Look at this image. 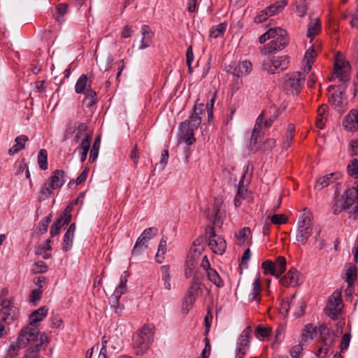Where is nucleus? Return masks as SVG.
I'll return each mask as SVG.
<instances>
[{
	"instance_id": "obj_3",
	"label": "nucleus",
	"mask_w": 358,
	"mask_h": 358,
	"mask_svg": "<svg viewBox=\"0 0 358 358\" xmlns=\"http://www.w3.org/2000/svg\"><path fill=\"white\" fill-rule=\"evenodd\" d=\"M273 40H271L264 48L265 54H271L273 52L284 49L289 43L287 32L280 27H274Z\"/></svg>"
},
{
	"instance_id": "obj_13",
	"label": "nucleus",
	"mask_w": 358,
	"mask_h": 358,
	"mask_svg": "<svg viewBox=\"0 0 358 358\" xmlns=\"http://www.w3.org/2000/svg\"><path fill=\"white\" fill-rule=\"evenodd\" d=\"M49 343V340L45 334H42L40 336L39 343H35L34 345L28 348L22 358H39L40 351L42 347L46 346Z\"/></svg>"
},
{
	"instance_id": "obj_25",
	"label": "nucleus",
	"mask_w": 358,
	"mask_h": 358,
	"mask_svg": "<svg viewBox=\"0 0 358 358\" xmlns=\"http://www.w3.org/2000/svg\"><path fill=\"white\" fill-rule=\"evenodd\" d=\"M76 231V224L72 223L64 236L63 246L62 249L64 251L69 250L72 245L74 238V233Z\"/></svg>"
},
{
	"instance_id": "obj_54",
	"label": "nucleus",
	"mask_w": 358,
	"mask_h": 358,
	"mask_svg": "<svg viewBox=\"0 0 358 358\" xmlns=\"http://www.w3.org/2000/svg\"><path fill=\"white\" fill-rule=\"evenodd\" d=\"M348 174L355 178H358V160H352L348 166Z\"/></svg>"
},
{
	"instance_id": "obj_34",
	"label": "nucleus",
	"mask_w": 358,
	"mask_h": 358,
	"mask_svg": "<svg viewBox=\"0 0 358 358\" xmlns=\"http://www.w3.org/2000/svg\"><path fill=\"white\" fill-rule=\"evenodd\" d=\"M286 259L283 257H278L274 262L276 278H280L286 270Z\"/></svg>"
},
{
	"instance_id": "obj_29",
	"label": "nucleus",
	"mask_w": 358,
	"mask_h": 358,
	"mask_svg": "<svg viewBox=\"0 0 358 358\" xmlns=\"http://www.w3.org/2000/svg\"><path fill=\"white\" fill-rule=\"evenodd\" d=\"M321 30V22L319 18L312 20L308 24L307 36L312 40Z\"/></svg>"
},
{
	"instance_id": "obj_53",
	"label": "nucleus",
	"mask_w": 358,
	"mask_h": 358,
	"mask_svg": "<svg viewBox=\"0 0 358 358\" xmlns=\"http://www.w3.org/2000/svg\"><path fill=\"white\" fill-rule=\"evenodd\" d=\"M166 251V241L164 238H162L159 241V245H158V250L156 255L157 261L159 263H162V260H159V258L162 257L164 259V255H165Z\"/></svg>"
},
{
	"instance_id": "obj_1",
	"label": "nucleus",
	"mask_w": 358,
	"mask_h": 358,
	"mask_svg": "<svg viewBox=\"0 0 358 358\" xmlns=\"http://www.w3.org/2000/svg\"><path fill=\"white\" fill-rule=\"evenodd\" d=\"M153 338L152 329L150 327L144 325L134 336V348L136 354L138 355L145 354L150 348Z\"/></svg>"
},
{
	"instance_id": "obj_16",
	"label": "nucleus",
	"mask_w": 358,
	"mask_h": 358,
	"mask_svg": "<svg viewBox=\"0 0 358 358\" xmlns=\"http://www.w3.org/2000/svg\"><path fill=\"white\" fill-rule=\"evenodd\" d=\"M262 121H263V113H262L258 116L257 121H256V124L252 130L250 143V148L252 152H257L259 148L258 137L261 132V123L262 122Z\"/></svg>"
},
{
	"instance_id": "obj_17",
	"label": "nucleus",
	"mask_w": 358,
	"mask_h": 358,
	"mask_svg": "<svg viewBox=\"0 0 358 358\" xmlns=\"http://www.w3.org/2000/svg\"><path fill=\"white\" fill-rule=\"evenodd\" d=\"M279 279L280 284L285 287H295L299 283V273L296 269L291 268L283 277L280 276Z\"/></svg>"
},
{
	"instance_id": "obj_31",
	"label": "nucleus",
	"mask_w": 358,
	"mask_h": 358,
	"mask_svg": "<svg viewBox=\"0 0 358 358\" xmlns=\"http://www.w3.org/2000/svg\"><path fill=\"white\" fill-rule=\"evenodd\" d=\"M319 332L324 345H331L333 343L334 337L331 336L329 329L327 327L321 326Z\"/></svg>"
},
{
	"instance_id": "obj_56",
	"label": "nucleus",
	"mask_w": 358,
	"mask_h": 358,
	"mask_svg": "<svg viewBox=\"0 0 358 358\" xmlns=\"http://www.w3.org/2000/svg\"><path fill=\"white\" fill-rule=\"evenodd\" d=\"M271 329L258 325L255 330L256 336L258 338L268 337L271 333Z\"/></svg>"
},
{
	"instance_id": "obj_30",
	"label": "nucleus",
	"mask_w": 358,
	"mask_h": 358,
	"mask_svg": "<svg viewBox=\"0 0 358 358\" xmlns=\"http://www.w3.org/2000/svg\"><path fill=\"white\" fill-rule=\"evenodd\" d=\"M317 336V329L312 324H307L302 334L301 342H308L313 340Z\"/></svg>"
},
{
	"instance_id": "obj_28",
	"label": "nucleus",
	"mask_w": 358,
	"mask_h": 358,
	"mask_svg": "<svg viewBox=\"0 0 358 358\" xmlns=\"http://www.w3.org/2000/svg\"><path fill=\"white\" fill-rule=\"evenodd\" d=\"M327 110H328V106L326 104L321 105L317 109V118H316V126L319 129H322L325 124Z\"/></svg>"
},
{
	"instance_id": "obj_60",
	"label": "nucleus",
	"mask_w": 358,
	"mask_h": 358,
	"mask_svg": "<svg viewBox=\"0 0 358 358\" xmlns=\"http://www.w3.org/2000/svg\"><path fill=\"white\" fill-rule=\"evenodd\" d=\"M346 278L348 283L353 282L357 278V269L355 266H350L346 272Z\"/></svg>"
},
{
	"instance_id": "obj_9",
	"label": "nucleus",
	"mask_w": 358,
	"mask_h": 358,
	"mask_svg": "<svg viewBox=\"0 0 358 358\" xmlns=\"http://www.w3.org/2000/svg\"><path fill=\"white\" fill-rule=\"evenodd\" d=\"M208 245L214 253L218 255H222L227 247L224 239L216 235L212 227L209 228Z\"/></svg>"
},
{
	"instance_id": "obj_10",
	"label": "nucleus",
	"mask_w": 358,
	"mask_h": 358,
	"mask_svg": "<svg viewBox=\"0 0 358 358\" xmlns=\"http://www.w3.org/2000/svg\"><path fill=\"white\" fill-rule=\"evenodd\" d=\"M342 299L339 293L334 292L329 297L326 313L333 319L341 314Z\"/></svg>"
},
{
	"instance_id": "obj_33",
	"label": "nucleus",
	"mask_w": 358,
	"mask_h": 358,
	"mask_svg": "<svg viewBox=\"0 0 358 358\" xmlns=\"http://www.w3.org/2000/svg\"><path fill=\"white\" fill-rule=\"evenodd\" d=\"M158 233V229L156 227H149L145 229L140 236L138 238L141 241L148 244L150 239L154 238Z\"/></svg>"
},
{
	"instance_id": "obj_37",
	"label": "nucleus",
	"mask_w": 358,
	"mask_h": 358,
	"mask_svg": "<svg viewBox=\"0 0 358 358\" xmlns=\"http://www.w3.org/2000/svg\"><path fill=\"white\" fill-rule=\"evenodd\" d=\"M84 103L87 107H91L94 106L96 102V93L91 88L86 90L85 92Z\"/></svg>"
},
{
	"instance_id": "obj_62",
	"label": "nucleus",
	"mask_w": 358,
	"mask_h": 358,
	"mask_svg": "<svg viewBox=\"0 0 358 358\" xmlns=\"http://www.w3.org/2000/svg\"><path fill=\"white\" fill-rule=\"evenodd\" d=\"M269 220L271 221V222L275 224H281L287 222V219L283 215L278 214H275L270 217Z\"/></svg>"
},
{
	"instance_id": "obj_46",
	"label": "nucleus",
	"mask_w": 358,
	"mask_h": 358,
	"mask_svg": "<svg viewBox=\"0 0 358 358\" xmlns=\"http://www.w3.org/2000/svg\"><path fill=\"white\" fill-rule=\"evenodd\" d=\"M148 244L137 238V241L131 251V254L133 256H138L141 255L143 252H144L148 248Z\"/></svg>"
},
{
	"instance_id": "obj_41",
	"label": "nucleus",
	"mask_w": 358,
	"mask_h": 358,
	"mask_svg": "<svg viewBox=\"0 0 358 358\" xmlns=\"http://www.w3.org/2000/svg\"><path fill=\"white\" fill-rule=\"evenodd\" d=\"M250 234L251 230L249 227L243 228L236 235L237 244L239 245H243L248 241Z\"/></svg>"
},
{
	"instance_id": "obj_40",
	"label": "nucleus",
	"mask_w": 358,
	"mask_h": 358,
	"mask_svg": "<svg viewBox=\"0 0 358 358\" xmlns=\"http://www.w3.org/2000/svg\"><path fill=\"white\" fill-rule=\"evenodd\" d=\"M222 202L220 199H216L214 203L213 212H214V224L221 223V217L222 215Z\"/></svg>"
},
{
	"instance_id": "obj_42",
	"label": "nucleus",
	"mask_w": 358,
	"mask_h": 358,
	"mask_svg": "<svg viewBox=\"0 0 358 358\" xmlns=\"http://www.w3.org/2000/svg\"><path fill=\"white\" fill-rule=\"evenodd\" d=\"M315 50L311 47V50H308L305 55L304 60L306 62V64L304 66V72L308 73L311 69V64L313 63V59L315 57Z\"/></svg>"
},
{
	"instance_id": "obj_47",
	"label": "nucleus",
	"mask_w": 358,
	"mask_h": 358,
	"mask_svg": "<svg viewBox=\"0 0 358 358\" xmlns=\"http://www.w3.org/2000/svg\"><path fill=\"white\" fill-rule=\"evenodd\" d=\"M262 267L265 275L270 274L276 277L274 262L271 260H266L262 262Z\"/></svg>"
},
{
	"instance_id": "obj_58",
	"label": "nucleus",
	"mask_w": 358,
	"mask_h": 358,
	"mask_svg": "<svg viewBox=\"0 0 358 358\" xmlns=\"http://www.w3.org/2000/svg\"><path fill=\"white\" fill-rule=\"evenodd\" d=\"M196 297L191 295L186 294L185 298L183 304H182V310H185L187 313L193 306L195 303Z\"/></svg>"
},
{
	"instance_id": "obj_51",
	"label": "nucleus",
	"mask_w": 358,
	"mask_h": 358,
	"mask_svg": "<svg viewBox=\"0 0 358 358\" xmlns=\"http://www.w3.org/2000/svg\"><path fill=\"white\" fill-rule=\"evenodd\" d=\"M51 217L52 215L50 214L40 221L38 226V233L40 234H43L47 232L49 224L51 222Z\"/></svg>"
},
{
	"instance_id": "obj_2",
	"label": "nucleus",
	"mask_w": 358,
	"mask_h": 358,
	"mask_svg": "<svg viewBox=\"0 0 358 358\" xmlns=\"http://www.w3.org/2000/svg\"><path fill=\"white\" fill-rule=\"evenodd\" d=\"M313 224L310 213L304 212L299 217L296 231V241L301 244L306 245L309 237L313 234Z\"/></svg>"
},
{
	"instance_id": "obj_27",
	"label": "nucleus",
	"mask_w": 358,
	"mask_h": 358,
	"mask_svg": "<svg viewBox=\"0 0 358 358\" xmlns=\"http://www.w3.org/2000/svg\"><path fill=\"white\" fill-rule=\"evenodd\" d=\"M91 82L88 81V78L86 75L83 74L80 76L75 85V91L78 94L83 93L88 88H91Z\"/></svg>"
},
{
	"instance_id": "obj_24",
	"label": "nucleus",
	"mask_w": 358,
	"mask_h": 358,
	"mask_svg": "<svg viewBox=\"0 0 358 358\" xmlns=\"http://www.w3.org/2000/svg\"><path fill=\"white\" fill-rule=\"evenodd\" d=\"M342 199L348 209L352 208L354 212L358 211V198L351 189L345 191Z\"/></svg>"
},
{
	"instance_id": "obj_57",
	"label": "nucleus",
	"mask_w": 358,
	"mask_h": 358,
	"mask_svg": "<svg viewBox=\"0 0 358 358\" xmlns=\"http://www.w3.org/2000/svg\"><path fill=\"white\" fill-rule=\"evenodd\" d=\"M52 188L49 185V182H45L42 186L41 190H40V199L41 200H45L48 198H49L52 194Z\"/></svg>"
},
{
	"instance_id": "obj_64",
	"label": "nucleus",
	"mask_w": 358,
	"mask_h": 358,
	"mask_svg": "<svg viewBox=\"0 0 358 358\" xmlns=\"http://www.w3.org/2000/svg\"><path fill=\"white\" fill-rule=\"evenodd\" d=\"M302 342L295 346H294L290 350V355L292 358H300L299 355L303 350Z\"/></svg>"
},
{
	"instance_id": "obj_15",
	"label": "nucleus",
	"mask_w": 358,
	"mask_h": 358,
	"mask_svg": "<svg viewBox=\"0 0 358 358\" xmlns=\"http://www.w3.org/2000/svg\"><path fill=\"white\" fill-rule=\"evenodd\" d=\"M343 126L345 130L354 131L358 129V110H351L344 117Z\"/></svg>"
},
{
	"instance_id": "obj_23",
	"label": "nucleus",
	"mask_w": 358,
	"mask_h": 358,
	"mask_svg": "<svg viewBox=\"0 0 358 358\" xmlns=\"http://www.w3.org/2000/svg\"><path fill=\"white\" fill-rule=\"evenodd\" d=\"M48 308L45 306H41L34 311L29 316L30 322L29 325L38 327V323L42 321L48 314Z\"/></svg>"
},
{
	"instance_id": "obj_4",
	"label": "nucleus",
	"mask_w": 358,
	"mask_h": 358,
	"mask_svg": "<svg viewBox=\"0 0 358 358\" xmlns=\"http://www.w3.org/2000/svg\"><path fill=\"white\" fill-rule=\"evenodd\" d=\"M7 291H3L1 295L6 294ZM1 296V309L0 310V317L2 321L8 324V325L12 324L17 317L18 309L14 306V299L13 297L8 299H2Z\"/></svg>"
},
{
	"instance_id": "obj_19",
	"label": "nucleus",
	"mask_w": 358,
	"mask_h": 358,
	"mask_svg": "<svg viewBox=\"0 0 358 358\" xmlns=\"http://www.w3.org/2000/svg\"><path fill=\"white\" fill-rule=\"evenodd\" d=\"M141 38L138 50H144L150 46L152 43L153 32L148 25H143L141 27Z\"/></svg>"
},
{
	"instance_id": "obj_8",
	"label": "nucleus",
	"mask_w": 358,
	"mask_h": 358,
	"mask_svg": "<svg viewBox=\"0 0 358 358\" xmlns=\"http://www.w3.org/2000/svg\"><path fill=\"white\" fill-rule=\"evenodd\" d=\"M252 329L250 326L247 327L241 334L237 339L236 347V358H242L250 348V338Z\"/></svg>"
},
{
	"instance_id": "obj_43",
	"label": "nucleus",
	"mask_w": 358,
	"mask_h": 358,
	"mask_svg": "<svg viewBox=\"0 0 358 358\" xmlns=\"http://www.w3.org/2000/svg\"><path fill=\"white\" fill-rule=\"evenodd\" d=\"M68 6L66 3L59 4L57 7V13L55 15V20L62 23L64 22V16L67 13Z\"/></svg>"
},
{
	"instance_id": "obj_48",
	"label": "nucleus",
	"mask_w": 358,
	"mask_h": 358,
	"mask_svg": "<svg viewBox=\"0 0 358 358\" xmlns=\"http://www.w3.org/2000/svg\"><path fill=\"white\" fill-rule=\"evenodd\" d=\"M23 348L24 347L21 345L18 341L16 343H12L8 350L6 358H15L18 355L19 350Z\"/></svg>"
},
{
	"instance_id": "obj_5",
	"label": "nucleus",
	"mask_w": 358,
	"mask_h": 358,
	"mask_svg": "<svg viewBox=\"0 0 358 358\" xmlns=\"http://www.w3.org/2000/svg\"><path fill=\"white\" fill-rule=\"evenodd\" d=\"M289 66V57L287 55L273 57L265 59L262 64L264 71L273 74L275 71H282L287 69Z\"/></svg>"
},
{
	"instance_id": "obj_7",
	"label": "nucleus",
	"mask_w": 358,
	"mask_h": 358,
	"mask_svg": "<svg viewBox=\"0 0 358 358\" xmlns=\"http://www.w3.org/2000/svg\"><path fill=\"white\" fill-rule=\"evenodd\" d=\"M305 79L304 73L296 72L292 74L285 83V88L287 93L299 94L301 92Z\"/></svg>"
},
{
	"instance_id": "obj_61",
	"label": "nucleus",
	"mask_w": 358,
	"mask_h": 358,
	"mask_svg": "<svg viewBox=\"0 0 358 358\" xmlns=\"http://www.w3.org/2000/svg\"><path fill=\"white\" fill-rule=\"evenodd\" d=\"M307 9V5L303 1L296 4V12L300 17L305 16Z\"/></svg>"
},
{
	"instance_id": "obj_59",
	"label": "nucleus",
	"mask_w": 358,
	"mask_h": 358,
	"mask_svg": "<svg viewBox=\"0 0 358 358\" xmlns=\"http://www.w3.org/2000/svg\"><path fill=\"white\" fill-rule=\"evenodd\" d=\"M48 269L47 264L43 262L39 261L34 264L33 271L35 273H43L46 272Z\"/></svg>"
},
{
	"instance_id": "obj_45",
	"label": "nucleus",
	"mask_w": 358,
	"mask_h": 358,
	"mask_svg": "<svg viewBox=\"0 0 358 358\" xmlns=\"http://www.w3.org/2000/svg\"><path fill=\"white\" fill-rule=\"evenodd\" d=\"M48 154L47 151L41 149L38 155V164L41 169L46 170L48 169Z\"/></svg>"
},
{
	"instance_id": "obj_50",
	"label": "nucleus",
	"mask_w": 358,
	"mask_h": 358,
	"mask_svg": "<svg viewBox=\"0 0 358 358\" xmlns=\"http://www.w3.org/2000/svg\"><path fill=\"white\" fill-rule=\"evenodd\" d=\"M334 214H338L341 213L343 210L348 209L347 206H345V201L342 197H336L334 200Z\"/></svg>"
},
{
	"instance_id": "obj_21",
	"label": "nucleus",
	"mask_w": 358,
	"mask_h": 358,
	"mask_svg": "<svg viewBox=\"0 0 358 358\" xmlns=\"http://www.w3.org/2000/svg\"><path fill=\"white\" fill-rule=\"evenodd\" d=\"M252 63L248 60H243L238 62L232 71V74L241 77L248 75L252 71Z\"/></svg>"
},
{
	"instance_id": "obj_36",
	"label": "nucleus",
	"mask_w": 358,
	"mask_h": 358,
	"mask_svg": "<svg viewBox=\"0 0 358 358\" xmlns=\"http://www.w3.org/2000/svg\"><path fill=\"white\" fill-rule=\"evenodd\" d=\"M287 5V1L285 0L279 1L275 3L270 5L265 10L269 16L274 15L280 12Z\"/></svg>"
},
{
	"instance_id": "obj_38",
	"label": "nucleus",
	"mask_w": 358,
	"mask_h": 358,
	"mask_svg": "<svg viewBox=\"0 0 358 358\" xmlns=\"http://www.w3.org/2000/svg\"><path fill=\"white\" fill-rule=\"evenodd\" d=\"M227 29V23L222 22L213 27L210 31V37L213 38H217L224 34Z\"/></svg>"
},
{
	"instance_id": "obj_26",
	"label": "nucleus",
	"mask_w": 358,
	"mask_h": 358,
	"mask_svg": "<svg viewBox=\"0 0 358 358\" xmlns=\"http://www.w3.org/2000/svg\"><path fill=\"white\" fill-rule=\"evenodd\" d=\"M28 141V137L25 135H21L15 138V144L13 145L8 150V155H13L17 153L19 151L24 148V143Z\"/></svg>"
},
{
	"instance_id": "obj_14",
	"label": "nucleus",
	"mask_w": 358,
	"mask_h": 358,
	"mask_svg": "<svg viewBox=\"0 0 358 358\" xmlns=\"http://www.w3.org/2000/svg\"><path fill=\"white\" fill-rule=\"evenodd\" d=\"M194 130L189 125L187 121L182 122L179 125L180 136L188 145H192L196 141L194 137Z\"/></svg>"
},
{
	"instance_id": "obj_20",
	"label": "nucleus",
	"mask_w": 358,
	"mask_h": 358,
	"mask_svg": "<svg viewBox=\"0 0 358 358\" xmlns=\"http://www.w3.org/2000/svg\"><path fill=\"white\" fill-rule=\"evenodd\" d=\"M65 172L63 170H55L49 178V185L52 189L60 188L65 182Z\"/></svg>"
},
{
	"instance_id": "obj_18",
	"label": "nucleus",
	"mask_w": 358,
	"mask_h": 358,
	"mask_svg": "<svg viewBox=\"0 0 358 358\" xmlns=\"http://www.w3.org/2000/svg\"><path fill=\"white\" fill-rule=\"evenodd\" d=\"M204 110L203 103L196 105L193 108V112L190 115L189 121L187 122L192 129H197L201 123V115Z\"/></svg>"
},
{
	"instance_id": "obj_39",
	"label": "nucleus",
	"mask_w": 358,
	"mask_h": 358,
	"mask_svg": "<svg viewBox=\"0 0 358 358\" xmlns=\"http://www.w3.org/2000/svg\"><path fill=\"white\" fill-rule=\"evenodd\" d=\"M69 208L67 207L63 213V215L57 220V221L52 225L54 227H58L61 229L62 225L68 224L71 219V215L69 213Z\"/></svg>"
},
{
	"instance_id": "obj_63",
	"label": "nucleus",
	"mask_w": 358,
	"mask_h": 358,
	"mask_svg": "<svg viewBox=\"0 0 358 358\" xmlns=\"http://www.w3.org/2000/svg\"><path fill=\"white\" fill-rule=\"evenodd\" d=\"M269 15H268L266 10L264 9L261 10L255 17L254 22L255 23H262L265 22Z\"/></svg>"
},
{
	"instance_id": "obj_44",
	"label": "nucleus",
	"mask_w": 358,
	"mask_h": 358,
	"mask_svg": "<svg viewBox=\"0 0 358 358\" xmlns=\"http://www.w3.org/2000/svg\"><path fill=\"white\" fill-rule=\"evenodd\" d=\"M261 291L260 280L259 278H255L252 282V290L250 293V299L252 301H259L258 296Z\"/></svg>"
},
{
	"instance_id": "obj_35",
	"label": "nucleus",
	"mask_w": 358,
	"mask_h": 358,
	"mask_svg": "<svg viewBox=\"0 0 358 358\" xmlns=\"http://www.w3.org/2000/svg\"><path fill=\"white\" fill-rule=\"evenodd\" d=\"M206 274L208 279L212 282L217 287L220 288L224 286L223 280L215 269L209 270Z\"/></svg>"
},
{
	"instance_id": "obj_22",
	"label": "nucleus",
	"mask_w": 358,
	"mask_h": 358,
	"mask_svg": "<svg viewBox=\"0 0 358 358\" xmlns=\"http://www.w3.org/2000/svg\"><path fill=\"white\" fill-rule=\"evenodd\" d=\"M340 173L338 172L331 173L327 174L322 178L317 179V182L315 184V189H322L323 188L327 187L331 183H333L336 180H338L340 177Z\"/></svg>"
},
{
	"instance_id": "obj_49",
	"label": "nucleus",
	"mask_w": 358,
	"mask_h": 358,
	"mask_svg": "<svg viewBox=\"0 0 358 358\" xmlns=\"http://www.w3.org/2000/svg\"><path fill=\"white\" fill-rule=\"evenodd\" d=\"M248 169H249V165H247L246 167H245V169L243 171V176H242V178L239 182V187H238V192H237V196L238 198H244L245 197V193L247 192V189L246 188L244 187L243 185V180H244V178L246 176V173L248 171Z\"/></svg>"
},
{
	"instance_id": "obj_11",
	"label": "nucleus",
	"mask_w": 358,
	"mask_h": 358,
	"mask_svg": "<svg viewBox=\"0 0 358 358\" xmlns=\"http://www.w3.org/2000/svg\"><path fill=\"white\" fill-rule=\"evenodd\" d=\"M334 73L341 81L345 82L350 78V66L348 62L339 58H336L334 64Z\"/></svg>"
},
{
	"instance_id": "obj_6",
	"label": "nucleus",
	"mask_w": 358,
	"mask_h": 358,
	"mask_svg": "<svg viewBox=\"0 0 358 358\" xmlns=\"http://www.w3.org/2000/svg\"><path fill=\"white\" fill-rule=\"evenodd\" d=\"M42 334L37 330L36 327L28 324L21 329L17 341L24 347L31 343H38Z\"/></svg>"
},
{
	"instance_id": "obj_32",
	"label": "nucleus",
	"mask_w": 358,
	"mask_h": 358,
	"mask_svg": "<svg viewBox=\"0 0 358 358\" xmlns=\"http://www.w3.org/2000/svg\"><path fill=\"white\" fill-rule=\"evenodd\" d=\"M162 280L164 282V288L167 290L171 289L170 267L168 265L161 266Z\"/></svg>"
},
{
	"instance_id": "obj_55",
	"label": "nucleus",
	"mask_w": 358,
	"mask_h": 358,
	"mask_svg": "<svg viewBox=\"0 0 358 358\" xmlns=\"http://www.w3.org/2000/svg\"><path fill=\"white\" fill-rule=\"evenodd\" d=\"M108 346L114 350H118L122 346V340L117 336H112L108 339Z\"/></svg>"
},
{
	"instance_id": "obj_52",
	"label": "nucleus",
	"mask_w": 358,
	"mask_h": 358,
	"mask_svg": "<svg viewBox=\"0 0 358 358\" xmlns=\"http://www.w3.org/2000/svg\"><path fill=\"white\" fill-rule=\"evenodd\" d=\"M342 93L335 92L329 98V101L335 106L336 108L339 109L343 106V98L341 96Z\"/></svg>"
},
{
	"instance_id": "obj_12",
	"label": "nucleus",
	"mask_w": 358,
	"mask_h": 358,
	"mask_svg": "<svg viewBox=\"0 0 358 358\" xmlns=\"http://www.w3.org/2000/svg\"><path fill=\"white\" fill-rule=\"evenodd\" d=\"M127 276H121L119 286L115 289L110 299V304L115 308V313H118L119 300L121 296L125 293L127 290Z\"/></svg>"
}]
</instances>
